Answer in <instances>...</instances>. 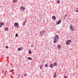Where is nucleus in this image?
Masks as SVG:
<instances>
[{
  "label": "nucleus",
  "instance_id": "nucleus-1",
  "mask_svg": "<svg viewBox=\"0 0 78 78\" xmlns=\"http://www.w3.org/2000/svg\"><path fill=\"white\" fill-rule=\"evenodd\" d=\"M54 43L55 44L56 41H57L58 40H59V36L58 35H56L54 38Z\"/></svg>",
  "mask_w": 78,
  "mask_h": 78
},
{
  "label": "nucleus",
  "instance_id": "nucleus-2",
  "mask_svg": "<svg viewBox=\"0 0 78 78\" xmlns=\"http://www.w3.org/2000/svg\"><path fill=\"white\" fill-rule=\"evenodd\" d=\"M71 43V40H68L66 41V45H70V44Z\"/></svg>",
  "mask_w": 78,
  "mask_h": 78
},
{
  "label": "nucleus",
  "instance_id": "nucleus-3",
  "mask_svg": "<svg viewBox=\"0 0 78 78\" xmlns=\"http://www.w3.org/2000/svg\"><path fill=\"white\" fill-rule=\"evenodd\" d=\"M44 33H45V31L44 30H42V31L40 32V34L41 36H42Z\"/></svg>",
  "mask_w": 78,
  "mask_h": 78
},
{
  "label": "nucleus",
  "instance_id": "nucleus-4",
  "mask_svg": "<svg viewBox=\"0 0 78 78\" xmlns=\"http://www.w3.org/2000/svg\"><path fill=\"white\" fill-rule=\"evenodd\" d=\"M14 26L15 27H17V28H19V23H14Z\"/></svg>",
  "mask_w": 78,
  "mask_h": 78
},
{
  "label": "nucleus",
  "instance_id": "nucleus-5",
  "mask_svg": "<svg viewBox=\"0 0 78 78\" xmlns=\"http://www.w3.org/2000/svg\"><path fill=\"white\" fill-rule=\"evenodd\" d=\"M20 9L21 10H23V11H24V10L25 9V8L21 6Z\"/></svg>",
  "mask_w": 78,
  "mask_h": 78
},
{
  "label": "nucleus",
  "instance_id": "nucleus-6",
  "mask_svg": "<svg viewBox=\"0 0 78 78\" xmlns=\"http://www.w3.org/2000/svg\"><path fill=\"white\" fill-rule=\"evenodd\" d=\"M61 20H59L56 23L57 25H59V23H61Z\"/></svg>",
  "mask_w": 78,
  "mask_h": 78
},
{
  "label": "nucleus",
  "instance_id": "nucleus-7",
  "mask_svg": "<svg viewBox=\"0 0 78 78\" xmlns=\"http://www.w3.org/2000/svg\"><path fill=\"white\" fill-rule=\"evenodd\" d=\"M23 47L20 48H18V51H20L21 50H23Z\"/></svg>",
  "mask_w": 78,
  "mask_h": 78
},
{
  "label": "nucleus",
  "instance_id": "nucleus-8",
  "mask_svg": "<svg viewBox=\"0 0 78 78\" xmlns=\"http://www.w3.org/2000/svg\"><path fill=\"white\" fill-rule=\"evenodd\" d=\"M50 67H51V68H53L54 67V66L52 64H51L50 65Z\"/></svg>",
  "mask_w": 78,
  "mask_h": 78
},
{
  "label": "nucleus",
  "instance_id": "nucleus-9",
  "mask_svg": "<svg viewBox=\"0 0 78 78\" xmlns=\"http://www.w3.org/2000/svg\"><path fill=\"white\" fill-rule=\"evenodd\" d=\"M27 58L29 60H32V58H31V57H28Z\"/></svg>",
  "mask_w": 78,
  "mask_h": 78
},
{
  "label": "nucleus",
  "instance_id": "nucleus-10",
  "mask_svg": "<svg viewBox=\"0 0 78 78\" xmlns=\"http://www.w3.org/2000/svg\"><path fill=\"white\" fill-rule=\"evenodd\" d=\"M56 73H54V78H56Z\"/></svg>",
  "mask_w": 78,
  "mask_h": 78
},
{
  "label": "nucleus",
  "instance_id": "nucleus-11",
  "mask_svg": "<svg viewBox=\"0 0 78 78\" xmlns=\"http://www.w3.org/2000/svg\"><path fill=\"white\" fill-rule=\"evenodd\" d=\"M8 29H9V28L8 27H5V31H8Z\"/></svg>",
  "mask_w": 78,
  "mask_h": 78
},
{
  "label": "nucleus",
  "instance_id": "nucleus-12",
  "mask_svg": "<svg viewBox=\"0 0 78 78\" xmlns=\"http://www.w3.org/2000/svg\"><path fill=\"white\" fill-rule=\"evenodd\" d=\"M17 2V0H13V3H16Z\"/></svg>",
  "mask_w": 78,
  "mask_h": 78
},
{
  "label": "nucleus",
  "instance_id": "nucleus-13",
  "mask_svg": "<svg viewBox=\"0 0 78 78\" xmlns=\"http://www.w3.org/2000/svg\"><path fill=\"white\" fill-rule=\"evenodd\" d=\"M26 22H27V21H25L23 23V25H25V23H26Z\"/></svg>",
  "mask_w": 78,
  "mask_h": 78
},
{
  "label": "nucleus",
  "instance_id": "nucleus-14",
  "mask_svg": "<svg viewBox=\"0 0 78 78\" xmlns=\"http://www.w3.org/2000/svg\"><path fill=\"white\" fill-rule=\"evenodd\" d=\"M45 67H48V64H47L46 63L45 65Z\"/></svg>",
  "mask_w": 78,
  "mask_h": 78
},
{
  "label": "nucleus",
  "instance_id": "nucleus-15",
  "mask_svg": "<svg viewBox=\"0 0 78 78\" xmlns=\"http://www.w3.org/2000/svg\"><path fill=\"white\" fill-rule=\"evenodd\" d=\"M0 24H1V25H4V23L3 22H1L0 23Z\"/></svg>",
  "mask_w": 78,
  "mask_h": 78
},
{
  "label": "nucleus",
  "instance_id": "nucleus-16",
  "mask_svg": "<svg viewBox=\"0 0 78 78\" xmlns=\"http://www.w3.org/2000/svg\"><path fill=\"white\" fill-rule=\"evenodd\" d=\"M74 29H75L74 28V27H73V28L71 29V31H73Z\"/></svg>",
  "mask_w": 78,
  "mask_h": 78
},
{
  "label": "nucleus",
  "instance_id": "nucleus-17",
  "mask_svg": "<svg viewBox=\"0 0 78 78\" xmlns=\"http://www.w3.org/2000/svg\"><path fill=\"white\" fill-rule=\"evenodd\" d=\"M57 65V63L55 62L54 63V66H56Z\"/></svg>",
  "mask_w": 78,
  "mask_h": 78
},
{
  "label": "nucleus",
  "instance_id": "nucleus-18",
  "mask_svg": "<svg viewBox=\"0 0 78 78\" xmlns=\"http://www.w3.org/2000/svg\"><path fill=\"white\" fill-rule=\"evenodd\" d=\"M52 18L53 19H56V17L55 16H52Z\"/></svg>",
  "mask_w": 78,
  "mask_h": 78
},
{
  "label": "nucleus",
  "instance_id": "nucleus-19",
  "mask_svg": "<svg viewBox=\"0 0 78 78\" xmlns=\"http://www.w3.org/2000/svg\"><path fill=\"white\" fill-rule=\"evenodd\" d=\"M76 12H78V8H77L76 9Z\"/></svg>",
  "mask_w": 78,
  "mask_h": 78
},
{
  "label": "nucleus",
  "instance_id": "nucleus-20",
  "mask_svg": "<svg viewBox=\"0 0 78 78\" xmlns=\"http://www.w3.org/2000/svg\"><path fill=\"white\" fill-rule=\"evenodd\" d=\"M29 54H31V51L30 50H29Z\"/></svg>",
  "mask_w": 78,
  "mask_h": 78
},
{
  "label": "nucleus",
  "instance_id": "nucleus-21",
  "mask_svg": "<svg viewBox=\"0 0 78 78\" xmlns=\"http://www.w3.org/2000/svg\"><path fill=\"white\" fill-rule=\"evenodd\" d=\"M57 3L58 4H59L60 3V1H59V0H58L57 2Z\"/></svg>",
  "mask_w": 78,
  "mask_h": 78
},
{
  "label": "nucleus",
  "instance_id": "nucleus-22",
  "mask_svg": "<svg viewBox=\"0 0 78 78\" xmlns=\"http://www.w3.org/2000/svg\"><path fill=\"white\" fill-rule=\"evenodd\" d=\"M42 67H43V65H42L41 66L40 69H42Z\"/></svg>",
  "mask_w": 78,
  "mask_h": 78
},
{
  "label": "nucleus",
  "instance_id": "nucleus-23",
  "mask_svg": "<svg viewBox=\"0 0 78 78\" xmlns=\"http://www.w3.org/2000/svg\"><path fill=\"white\" fill-rule=\"evenodd\" d=\"M57 47H58V48H61V45H58L57 46Z\"/></svg>",
  "mask_w": 78,
  "mask_h": 78
},
{
  "label": "nucleus",
  "instance_id": "nucleus-24",
  "mask_svg": "<svg viewBox=\"0 0 78 78\" xmlns=\"http://www.w3.org/2000/svg\"><path fill=\"white\" fill-rule=\"evenodd\" d=\"M73 28V27L72 26V25L70 26V29H71V28Z\"/></svg>",
  "mask_w": 78,
  "mask_h": 78
},
{
  "label": "nucleus",
  "instance_id": "nucleus-25",
  "mask_svg": "<svg viewBox=\"0 0 78 78\" xmlns=\"http://www.w3.org/2000/svg\"><path fill=\"white\" fill-rule=\"evenodd\" d=\"M17 36H18V34H16L15 35V37H17Z\"/></svg>",
  "mask_w": 78,
  "mask_h": 78
},
{
  "label": "nucleus",
  "instance_id": "nucleus-26",
  "mask_svg": "<svg viewBox=\"0 0 78 78\" xmlns=\"http://www.w3.org/2000/svg\"><path fill=\"white\" fill-rule=\"evenodd\" d=\"M2 25L1 24H0V27L2 28Z\"/></svg>",
  "mask_w": 78,
  "mask_h": 78
},
{
  "label": "nucleus",
  "instance_id": "nucleus-27",
  "mask_svg": "<svg viewBox=\"0 0 78 78\" xmlns=\"http://www.w3.org/2000/svg\"><path fill=\"white\" fill-rule=\"evenodd\" d=\"M6 66H7V67H8V63L6 64Z\"/></svg>",
  "mask_w": 78,
  "mask_h": 78
},
{
  "label": "nucleus",
  "instance_id": "nucleus-28",
  "mask_svg": "<svg viewBox=\"0 0 78 78\" xmlns=\"http://www.w3.org/2000/svg\"><path fill=\"white\" fill-rule=\"evenodd\" d=\"M64 78H68V77H67V76H65L64 77Z\"/></svg>",
  "mask_w": 78,
  "mask_h": 78
},
{
  "label": "nucleus",
  "instance_id": "nucleus-29",
  "mask_svg": "<svg viewBox=\"0 0 78 78\" xmlns=\"http://www.w3.org/2000/svg\"><path fill=\"white\" fill-rule=\"evenodd\" d=\"M27 74H24V76H27Z\"/></svg>",
  "mask_w": 78,
  "mask_h": 78
},
{
  "label": "nucleus",
  "instance_id": "nucleus-30",
  "mask_svg": "<svg viewBox=\"0 0 78 78\" xmlns=\"http://www.w3.org/2000/svg\"><path fill=\"white\" fill-rule=\"evenodd\" d=\"M6 48H8V46H6Z\"/></svg>",
  "mask_w": 78,
  "mask_h": 78
},
{
  "label": "nucleus",
  "instance_id": "nucleus-31",
  "mask_svg": "<svg viewBox=\"0 0 78 78\" xmlns=\"http://www.w3.org/2000/svg\"><path fill=\"white\" fill-rule=\"evenodd\" d=\"M12 70H10V72H12Z\"/></svg>",
  "mask_w": 78,
  "mask_h": 78
},
{
  "label": "nucleus",
  "instance_id": "nucleus-32",
  "mask_svg": "<svg viewBox=\"0 0 78 78\" xmlns=\"http://www.w3.org/2000/svg\"><path fill=\"white\" fill-rule=\"evenodd\" d=\"M67 15H65V17H67Z\"/></svg>",
  "mask_w": 78,
  "mask_h": 78
},
{
  "label": "nucleus",
  "instance_id": "nucleus-33",
  "mask_svg": "<svg viewBox=\"0 0 78 78\" xmlns=\"http://www.w3.org/2000/svg\"><path fill=\"white\" fill-rule=\"evenodd\" d=\"M64 19H66V17H64Z\"/></svg>",
  "mask_w": 78,
  "mask_h": 78
},
{
  "label": "nucleus",
  "instance_id": "nucleus-34",
  "mask_svg": "<svg viewBox=\"0 0 78 78\" xmlns=\"http://www.w3.org/2000/svg\"><path fill=\"white\" fill-rule=\"evenodd\" d=\"M31 47H33V45H32L31 46Z\"/></svg>",
  "mask_w": 78,
  "mask_h": 78
},
{
  "label": "nucleus",
  "instance_id": "nucleus-35",
  "mask_svg": "<svg viewBox=\"0 0 78 78\" xmlns=\"http://www.w3.org/2000/svg\"><path fill=\"white\" fill-rule=\"evenodd\" d=\"M18 76H19V74L18 75Z\"/></svg>",
  "mask_w": 78,
  "mask_h": 78
},
{
  "label": "nucleus",
  "instance_id": "nucleus-36",
  "mask_svg": "<svg viewBox=\"0 0 78 78\" xmlns=\"http://www.w3.org/2000/svg\"><path fill=\"white\" fill-rule=\"evenodd\" d=\"M16 78H18V77H17Z\"/></svg>",
  "mask_w": 78,
  "mask_h": 78
}]
</instances>
